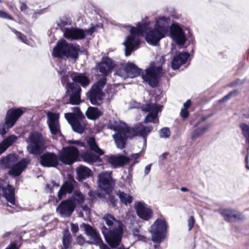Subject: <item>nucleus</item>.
<instances>
[{
	"instance_id": "nucleus-51",
	"label": "nucleus",
	"mask_w": 249,
	"mask_h": 249,
	"mask_svg": "<svg viewBox=\"0 0 249 249\" xmlns=\"http://www.w3.org/2000/svg\"><path fill=\"white\" fill-rule=\"evenodd\" d=\"M108 200L110 202L113 207H116L117 203V199L115 198L114 195H112L111 194H107Z\"/></svg>"
},
{
	"instance_id": "nucleus-46",
	"label": "nucleus",
	"mask_w": 249,
	"mask_h": 249,
	"mask_svg": "<svg viewBox=\"0 0 249 249\" xmlns=\"http://www.w3.org/2000/svg\"><path fill=\"white\" fill-rule=\"evenodd\" d=\"M239 93V91L237 89H234L225 96L223 98L219 100V102L222 103L224 101H227L230 99V98L233 95H236Z\"/></svg>"
},
{
	"instance_id": "nucleus-37",
	"label": "nucleus",
	"mask_w": 249,
	"mask_h": 249,
	"mask_svg": "<svg viewBox=\"0 0 249 249\" xmlns=\"http://www.w3.org/2000/svg\"><path fill=\"white\" fill-rule=\"evenodd\" d=\"M86 115L88 119L95 120L102 115V113L97 107H89L88 108Z\"/></svg>"
},
{
	"instance_id": "nucleus-62",
	"label": "nucleus",
	"mask_w": 249,
	"mask_h": 249,
	"mask_svg": "<svg viewBox=\"0 0 249 249\" xmlns=\"http://www.w3.org/2000/svg\"><path fill=\"white\" fill-rule=\"evenodd\" d=\"M70 143L71 144H79L81 145V146H84V144L82 142H81L79 141H74V140H71L70 141Z\"/></svg>"
},
{
	"instance_id": "nucleus-41",
	"label": "nucleus",
	"mask_w": 249,
	"mask_h": 249,
	"mask_svg": "<svg viewBox=\"0 0 249 249\" xmlns=\"http://www.w3.org/2000/svg\"><path fill=\"white\" fill-rule=\"evenodd\" d=\"M209 127L210 124H205L204 125L201 126L200 127L196 128L192 132L191 136L192 139L195 140L197 138L200 136L204 133L206 131H207Z\"/></svg>"
},
{
	"instance_id": "nucleus-39",
	"label": "nucleus",
	"mask_w": 249,
	"mask_h": 249,
	"mask_svg": "<svg viewBox=\"0 0 249 249\" xmlns=\"http://www.w3.org/2000/svg\"><path fill=\"white\" fill-rule=\"evenodd\" d=\"M103 219L105 221L107 226L110 228L113 226L114 223H117V226H119L120 223L123 224L121 221L116 219L113 215L109 213L105 214L103 217Z\"/></svg>"
},
{
	"instance_id": "nucleus-64",
	"label": "nucleus",
	"mask_w": 249,
	"mask_h": 249,
	"mask_svg": "<svg viewBox=\"0 0 249 249\" xmlns=\"http://www.w3.org/2000/svg\"><path fill=\"white\" fill-rule=\"evenodd\" d=\"M95 27L92 26L91 27H90L89 29L86 30V32L88 33V34H89L90 35H91L92 33H93L94 32H95Z\"/></svg>"
},
{
	"instance_id": "nucleus-20",
	"label": "nucleus",
	"mask_w": 249,
	"mask_h": 249,
	"mask_svg": "<svg viewBox=\"0 0 249 249\" xmlns=\"http://www.w3.org/2000/svg\"><path fill=\"white\" fill-rule=\"evenodd\" d=\"M104 159L107 162L110 164L112 167L114 168L124 166L130 160L129 157L123 155L118 156L113 155H106L105 156Z\"/></svg>"
},
{
	"instance_id": "nucleus-40",
	"label": "nucleus",
	"mask_w": 249,
	"mask_h": 249,
	"mask_svg": "<svg viewBox=\"0 0 249 249\" xmlns=\"http://www.w3.org/2000/svg\"><path fill=\"white\" fill-rule=\"evenodd\" d=\"M117 195L119 196L120 201L125 205L131 204L133 200L132 196L130 195H127L124 192L119 191Z\"/></svg>"
},
{
	"instance_id": "nucleus-52",
	"label": "nucleus",
	"mask_w": 249,
	"mask_h": 249,
	"mask_svg": "<svg viewBox=\"0 0 249 249\" xmlns=\"http://www.w3.org/2000/svg\"><path fill=\"white\" fill-rule=\"evenodd\" d=\"M195 223L194 217L192 215L189 217L188 220V230L191 231L193 228Z\"/></svg>"
},
{
	"instance_id": "nucleus-35",
	"label": "nucleus",
	"mask_w": 249,
	"mask_h": 249,
	"mask_svg": "<svg viewBox=\"0 0 249 249\" xmlns=\"http://www.w3.org/2000/svg\"><path fill=\"white\" fill-rule=\"evenodd\" d=\"M17 137L15 135H11L5 139L0 143V155L2 154L10 145L16 140Z\"/></svg>"
},
{
	"instance_id": "nucleus-23",
	"label": "nucleus",
	"mask_w": 249,
	"mask_h": 249,
	"mask_svg": "<svg viewBox=\"0 0 249 249\" xmlns=\"http://www.w3.org/2000/svg\"><path fill=\"white\" fill-rule=\"evenodd\" d=\"M135 35H129L126 36V40L124 44L125 46V55L129 56L136 48L140 44V39L139 37H136Z\"/></svg>"
},
{
	"instance_id": "nucleus-58",
	"label": "nucleus",
	"mask_w": 249,
	"mask_h": 249,
	"mask_svg": "<svg viewBox=\"0 0 249 249\" xmlns=\"http://www.w3.org/2000/svg\"><path fill=\"white\" fill-rule=\"evenodd\" d=\"M71 230L73 233H76L79 230L78 225L72 223L71 224Z\"/></svg>"
},
{
	"instance_id": "nucleus-59",
	"label": "nucleus",
	"mask_w": 249,
	"mask_h": 249,
	"mask_svg": "<svg viewBox=\"0 0 249 249\" xmlns=\"http://www.w3.org/2000/svg\"><path fill=\"white\" fill-rule=\"evenodd\" d=\"M191 105V100H188L187 101L184 103L183 107L184 109H188Z\"/></svg>"
},
{
	"instance_id": "nucleus-32",
	"label": "nucleus",
	"mask_w": 249,
	"mask_h": 249,
	"mask_svg": "<svg viewBox=\"0 0 249 249\" xmlns=\"http://www.w3.org/2000/svg\"><path fill=\"white\" fill-rule=\"evenodd\" d=\"M100 156L98 154H95L92 152L90 151H86L83 152L81 157L83 160L89 163H92L93 162L100 161Z\"/></svg>"
},
{
	"instance_id": "nucleus-44",
	"label": "nucleus",
	"mask_w": 249,
	"mask_h": 249,
	"mask_svg": "<svg viewBox=\"0 0 249 249\" xmlns=\"http://www.w3.org/2000/svg\"><path fill=\"white\" fill-rule=\"evenodd\" d=\"M11 31L15 34L17 36V38L19 39L21 42L26 43L27 42V37L25 35L21 33V32L17 31L13 28H10Z\"/></svg>"
},
{
	"instance_id": "nucleus-54",
	"label": "nucleus",
	"mask_w": 249,
	"mask_h": 249,
	"mask_svg": "<svg viewBox=\"0 0 249 249\" xmlns=\"http://www.w3.org/2000/svg\"><path fill=\"white\" fill-rule=\"evenodd\" d=\"M76 241L77 244L80 246H83L85 243V239L81 234L77 237Z\"/></svg>"
},
{
	"instance_id": "nucleus-21",
	"label": "nucleus",
	"mask_w": 249,
	"mask_h": 249,
	"mask_svg": "<svg viewBox=\"0 0 249 249\" xmlns=\"http://www.w3.org/2000/svg\"><path fill=\"white\" fill-rule=\"evenodd\" d=\"M115 66L114 61L107 56L103 57L101 61L97 65L99 71L105 76H107Z\"/></svg>"
},
{
	"instance_id": "nucleus-50",
	"label": "nucleus",
	"mask_w": 249,
	"mask_h": 249,
	"mask_svg": "<svg viewBox=\"0 0 249 249\" xmlns=\"http://www.w3.org/2000/svg\"><path fill=\"white\" fill-rule=\"evenodd\" d=\"M11 128V127H8L5 125V121H4L3 124H0V135L4 136L7 133L8 130Z\"/></svg>"
},
{
	"instance_id": "nucleus-29",
	"label": "nucleus",
	"mask_w": 249,
	"mask_h": 249,
	"mask_svg": "<svg viewBox=\"0 0 249 249\" xmlns=\"http://www.w3.org/2000/svg\"><path fill=\"white\" fill-rule=\"evenodd\" d=\"M104 95L103 92L91 87L90 90L87 93V96L91 104L94 105H99L100 102L103 100V96Z\"/></svg>"
},
{
	"instance_id": "nucleus-38",
	"label": "nucleus",
	"mask_w": 249,
	"mask_h": 249,
	"mask_svg": "<svg viewBox=\"0 0 249 249\" xmlns=\"http://www.w3.org/2000/svg\"><path fill=\"white\" fill-rule=\"evenodd\" d=\"M72 238L71 233L68 229L63 232L62 238V244L64 249H69L71 246Z\"/></svg>"
},
{
	"instance_id": "nucleus-47",
	"label": "nucleus",
	"mask_w": 249,
	"mask_h": 249,
	"mask_svg": "<svg viewBox=\"0 0 249 249\" xmlns=\"http://www.w3.org/2000/svg\"><path fill=\"white\" fill-rule=\"evenodd\" d=\"M72 196H75L76 199V202L77 203H83L85 200L84 196L80 192H75Z\"/></svg>"
},
{
	"instance_id": "nucleus-42",
	"label": "nucleus",
	"mask_w": 249,
	"mask_h": 249,
	"mask_svg": "<svg viewBox=\"0 0 249 249\" xmlns=\"http://www.w3.org/2000/svg\"><path fill=\"white\" fill-rule=\"evenodd\" d=\"M107 78L102 77L100 78L97 82L94 84L91 87L99 90V91L103 92V89L107 84Z\"/></svg>"
},
{
	"instance_id": "nucleus-9",
	"label": "nucleus",
	"mask_w": 249,
	"mask_h": 249,
	"mask_svg": "<svg viewBox=\"0 0 249 249\" xmlns=\"http://www.w3.org/2000/svg\"><path fill=\"white\" fill-rule=\"evenodd\" d=\"M74 111L73 113H66L65 117L71 124L74 131L82 134L84 132L85 128L81 124V122L85 119V117L79 107H75Z\"/></svg>"
},
{
	"instance_id": "nucleus-6",
	"label": "nucleus",
	"mask_w": 249,
	"mask_h": 249,
	"mask_svg": "<svg viewBox=\"0 0 249 249\" xmlns=\"http://www.w3.org/2000/svg\"><path fill=\"white\" fill-rule=\"evenodd\" d=\"M61 83L65 85V96L69 97V103L73 105L80 104L81 94L82 89L79 85L72 82H70L67 75H63L61 78Z\"/></svg>"
},
{
	"instance_id": "nucleus-27",
	"label": "nucleus",
	"mask_w": 249,
	"mask_h": 249,
	"mask_svg": "<svg viewBox=\"0 0 249 249\" xmlns=\"http://www.w3.org/2000/svg\"><path fill=\"white\" fill-rule=\"evenodd\" d=\"M190 54L187 52L180 53L176 54L172 61L171 65L173 70H178L180 66L185 64Z\"/></svg>"
},
{
	"instance_id": "nucleus-25",
	"label": "nucleus",
	"mask_w": 249,
	"mask_h": 249,
	"mask_svg": "<svg viewBox=\"0 0 249 249\" xmlns=\"http://www.w3.org/2000/svg\"><path fill=\"white\" fill-rule=\"evenodd\" d=\"M30 160L28 159L23 158L17 162L13 164L10 168V170L8 174L10 176L16 177L20 176L24 169L26 168L29 164Z\"/></svg>"
},
{
	"instance_id": "nucleus-53",
	"label": "nucleus",
	"mask_w": 249,
	"mask_h": 249,
	"mask_svg": "<svg viewBox=\"0 0 249 249\" xmlns=\"http://www.w3.org/2000/svg\"><path fill=\"white\" fill-rule=\"evenodd\" d=\"M180 115L182 119L184 120L188 117L189 112L188 111V109L182 108L180 112Z\"/></svg>"
},
{
	"instance_id": "nucleus-61",
	"label": "nucleus",
	"mask_w": 249,
	"mask_h": 249,
	"mask_svg": "<svg viewBox=\"0 0 249 249\" xmlns=\"http://www.w3.org/2000/svg\"><path fill=\"white\" fill-rule=\"evenodd\" d=\"M28 9L27 4L24 2H22L20 7V9L21 11H25Z\"/></svg>"
},
{
	"instance_id": "nucleus-17",
	"label": "nucleus",
	"mask_w": 249,
	"mask_h": 249,
	"mask_svg": "<svg viewBox=\"0 0 249 249\" xmlns=\"http://www.w3.org/2000/svg\"><path fill=\"white\" fill-rule=\"evenodd\" d=\"M47 116L48 118V124L51 134L53 136H61L60 125L59 122V114L48 112Z\"/></svg>"
},
{
	"instance_id": "nucleus-56",
	"label": "nucleus",
	"mask_w": 249,
	"mask_h": 249,
	"mask_svg": "<svg viewBox=\"0 0 249 249\" xmlns=\"http://www.w3.org/2000/svg\"><path fill=\"white\" fill-rule=\"evenodd\" d=\"M141 156V153H138L136 154H133L130 155V159L131 158L132 159H134L135 160V161L134 162V163L131 165V167H132L135 163H138V161H136L137 160H138Z\"/></svg>"
},
{
	"instance_id": "nucleus-13",
	"label": "nucleus",
	"mask_w": 249,
	"mask_h": 249,
	"mask_svg": "<svg viewBox=\"0 0 249 249\" xmlns=\"http://www.w3.org/2000/svg\"><path fill=\"white\" fill-rule=\"evenodd\" d=\"M2 196L11 204H15V187L9 183L7 184L4 179H0V198Z\"/></svg>"
},
{
	"instance_id": "nucleus-4",
	"label": "nucleus",
	"mask_w": 249,
	"mask_h": 249,
	"mask_svg": "<svg viewBox=\"0 0 249 249\" xmlns=\"http://www.w3.org/2000/svg\"><path fill=\"white\" fill-rule=\"evenodd\" d=\"M170 22L169 17H161L157 20L154 28L148 31L145 36L146 42L154 46L156 45L167 32L168 27Z\"/></svg>"
},
{
	"instance_id": "nucleus-1",
	"label": "nucleus",
	"mask_w": 249,
	"mask_h": 249,
	"mask_svg": "<svg viewBox=\"0 0 249 249\" xmlns=\"http://www.w3.org/2000/svg\"><path fill=\"white\" fill-rule=\"evenodd\" d=\"M27 149L30 154L34 155H42L40 157V163L43 167H56L59 164V157L53 152H46L45 137L39 131H34L30 133L26 141Z\"/></svg>"
},
{
	"instance_id": "nucleus-16",
	"label": "nucleus",
	"mask_w": 249,
	"mask_h": 249,
	"mask_svg": "<svg viewBox=\"0 0 249 249\" xmlns=\"http://www.w3.org/2000/svg\"><path fill=\"white\" fill-rule=\"evenodd\" d=\"M219 213L227 222L242 221L244 219L242 213L232 209L226 208L218 210Z\"/></svg>"
},
{
	"instance_id": "nucleus-34",
	"label": "nucleus",
	"mask_w": 249,
	"mask_h": 249,
	"mask_svg": "<svg viewBox=\"0 0 249 249\" xmlns=\"http://www.w3.org/2000/svg\"><path fill=\"white\" fill-rule=\"evenodd\" d=\"M18 160V156L16 154H10L0 160V164L4 165L6 168H10Z\"/></svg>"
},
{
	"instance_id": "nucleus-5",
	"label": "nucleus",
	"mask_w": 249,
	"mask_h": 249,
	"mask_svg": "<svg viewBox=\"0 0 249 249\" xmlns=\"http://www.w3.org/2000/svg\"><path fill=\"white\" fill-rule=\"evenodd\" d=\"M124 227V224L120 223L117 227L109 229L104 223L100 224V229L106 242L111 248L115 249L119 246L122 239Z\"/></svg>"
},
{
	"instance_id": "nucleus-19",
	"label": "nucleus",
	"mask_w": 249,
	"mask_h": 249,
	"mask_svg": "<svg viewBox=\"0 0 249 249\" xmlns=\"http://www.w3.org/2000/svg\"><path fill=\"white\" fill-rule=\"evenodd\" d=\"M170 33L172 37L179 45H183L186 42L185 33L178 23H172L170 27Z\"/></svg>"
},
{
	"instance_id": "nucleus-24",
	"label": "nucleus",
	"mask_w": 249,
	"mask_h": 249,
	"mask_svg": "<svg viewBox=\"0 0 249 249\" xmlns=\"http://www.w3.org/2000/svg\"><path fill=\"white\" fill-rule=\"evenodd\" d=\"M85 230L86 234L90 237L91 241L88 242V243L96 245H102V249H103L105 244L103 243L99 233L89 224L85 225Z\"/></svg>"
},
{
	"instance_id": "nucleus-43",
	"label": "nucleus",
	"mask_w": 249,
	"mask_h": 249,
	"mask_svg": "<svg viewBox=\"0 0 249 249\" xmlns=\"http://www.w3.org/2000/svg\"><path fill=\"white\" fill-rule=\"evenodd\" d=\"M242 134L246 139V142L249 144V125L246 123H241L239 125Z\"/></svg>"
},
{
	"instance_id": "nucleus-3",
	"label": "nucleus",
	"mask_w": 249,
	"mask_h": 249,
	"mask_svg": "<svg viewBox=\"0 0 249 249\" xmlns=\"http://www.w3.org/2000/svg\"><path fill=\"white\" fill-rule=\"evenodd\" d=\"M81 52L80 46L77 44L68 43L65 39L61 38L56 43L52 51L54 58L62 59L64 57L71 58L76 61Z\"/></svg>"
},
{
	"instance_id": "nucleus-8",
	"label": "nucleus",
	"mask_w": 249,
	"mask_h": 249,
	"mask_svg": "<svg viewBox=\"0 0 249 249\" xmlns=\"http://www.w3.org/2000/svg\"><path fill=\"white\" fill-rule=\"evenodd\" d=\"M168 225L165 219L158 218L151 227L152 240L156 243H160L164 238Z\"/></svg>"
},
{
	"instance_id": "nucleus-36",
	"label": "nucleus",
	"mask_w": 249,
	"mask_h": 249,
	"mask_svg": "<svg viewBox=\"0 0 249 249\" xmlns=\"http://www.w3.org/2000/svg\"><path fill=\"white\" fill-rule=\"evenodd\" d=\"M87 143L89 146L90 151H93L99 155H103L104 151L98 146L95 139L94 137H90L87 141Z\"/></svg>"
},
{
	"instance_id": "nucleus-22",
	"label": "nucleus",
	"mask_w": 249,
	"mask_h": 249,
	"mask_svg": "<svg viewBox=\"0 0 249 249\" xmlns=\"http://www.w3.org/2000/svg\"><path fill=\"white\" fill-rule=\"evenodd\" d=\"M64 37L69 40H82L86 36L85 31L78 28H66L64 31Z\"/></svg>"
},
{
	"instance_id": "nucleus-15",
	"label": "nucleus",
	"mask_w": 249,
	"mask_h": 249,
	"mask_svg": "<svg viewBox=\"0 0 249 249\" xmlns=\"http://www.w3.org/2000/svg\"><path fill=\"white\" fill-rule=\"evenodd\" d=\"M161 106L155 104H147L144 107H142V110L145 112H149V113L145 117L144 123H159V120L157 119L158 112L160 111Z\"/></svg>"
},
{
	"instance_id": "nucleus-57",
	"label": "nucleus",
	"mask_w": 249,
	"mask_h": 249,
	"mask_svg": "<svg viewBox=\"0 0 249 249\" xmlns=\"http://www.w3.org/2000/svg\"><path fill=\"white\" fill-rule=\"evenodd\" d=\"M17 244L15 242H11L5 249H19Z\"/></svg>"
},
{
	"instance_id": "nucleus-11",
	"label": "nucleus",
	"mask_w": 249,
	"mask_h": 249,
	"mask_svg": "<svg viewBox=\"0 0 249 249\" xmlns=\"http://www.w3.org/2000/svg\"><path fill=\"white\" fill-rule=\"evenodd\" d=\"M98 184L99 187L106 194H111L115 184L111 173L107 172L100 173L98 176Z\"/></svg>"
},
{
	"instance_id": "nucleus-45",
	"label": "nucleus",
	"mask_w": 249,
	"mask_h": 249,
	"mask_svg": "<svg viewBox=\"0 0 249 249\" xmlns=\"http://www.w3.org/2000/svg\"><path fill=\"white\" fill-rule=\"evenodd\" d=\"M160 136L162 138H168L171 135V131L168 127H164L160 130Z\"/></svg>"
},
{
	"instance_id": "nucleus-63",
	"label": "nucleus",
	"mask_w": 249,
	"mask_h": 249,
	"mask_svg": "<svg viewBox=\"0 0 249 249\" xmlns=\"http://www.w3.org/2000/svg\"><path fill=\"white\" fill-rule=\"evenodd\" d=\"M68 24V22L65 20H61L60 22L58 23V26L60 27H64Z\"/></svg>"
},
{
	"instance_id": "nucleus-10",
	"label": "nucleus",
	"mask_w": 249,
	"mask_h": 249,
	"mask_svg": "<svg viewBox=\"0 0 249 249\" xmlns=\"http://www.w3.org/2000/svg\"><path fill=\"white\" fill-rule=\"evenodd\" d=\"M79 156V152L77 147L69 146L63 148L59 159L66 165H71L77 160Z\"/></svg>"
},
{
	"instance_id": "nucleus-28",
	"label": "nucleus",
	"mask_w": 249,
	"mask_h": 249,
	"mask_svg": "<svg viewBox=\"0 0 249 249\" xmlns=\"http://www.w3.org/2000/svg\"><path fill=\"white\" fill-rule=\"evenodd\" d=\"M149 22H138L136 27H132L130 30L131 35H135L138 37L147 34L149 30Z\"/></svg>"
},
{
	"instance_id": "nucleus-31",
	"label": "nucleus",
	"mask_w": 249,
	"mask_h": 249,
	"mask_svg": "<svg viewBox=\"0 0 249 249\" xmlns=\"http://www.w3.org/2000/svg\"><path fill=\"white\" fill-rule=\"evenodd\" d=\"M126 73L128 77L134 78L140 75L142 70L139 68L135 64L132 62H128L124 67Z\"/></svg>"
},
{
	"instance_id": "nucleus-26",
	"label": "nucleus",
	"mask_w": 249,
	"mask_h": 249,
	"mask_svg": "<svg viewBox=\"0 0 249 249\" xmlns=\"http://www.w3.org/2000/svg\"><path fill=\"white\" fill-rule=\"evenodd\" d=\"M70 77L73 83L83 88L87 87L90 84V80L85 73L73 72L70 74Z\"/></svg>"
},
{
	"instance_id": "nucleus-49",
	"label": "nucleus",
	"mask_w": 249,
	"mask_h": 249,
	"mask_svg": "<svg viewBox=\"0 0 249 249\" xmlns=\"http://www.w3.org/2000/svg\"><path fill=\"white\" fill-rule=\"evenodd\" d=\"M0 18L5 19H7L11 20H14V18L7 13V12L0 10Z\"/></svg>"
},
{
	"instance_id": "nucleus-30",
	"label": "nucleus",
	"mask_w": 249,
	"mask_h": 249,
	"mask_svg": "<svg viewBox=\"0 0 249 249\" xmlns=\"http://www.w3.org/2000/svg\"><path fill=\"white\" fill-rule=\"evenodd\" d=\"M72 182H75L73 178L65 181L62 184L58 192L57 196L59 199H61L67 194H70L72 192L74 189Z\"/></svg>"
},
{
	"instance_id": "nucleus-48",
	"label": "nucleus",
	"mask_w": 249,
	"mask_h": 249,
	"mask_svg": "<svg viewBox=\"0 0 249 249\" xmlns=\"http://www.w3.org/2000/svg\"><path fill=\"white\" fill-rule=\"evenodd\" d=\"M88 195L92 200L96 199L97 197H100L101 196L100 193L98 191H94L92 190H91L89 192Z\"/></svg>"
},
{
	"instance_id": "nucleus-14",
	"label": "nucleus",
	"mask_w": 249,
	"mask_h": 249,
	"mask_svg": "<svg viewBox=\"0 0 249 249\" xmlns=\"http://www.w3.org/2000/svg\"><path fill=\"white\" fill-rule=\"evenodd\" d=\"M24 112L25 110L21 107L9 109L6 112L4 118L5 125L8 127H13Z\"/></svg>"
},
{
	"instance_id": "nucleus-2",
	"label": "nucleus",
	"mask_w": 249,
	"mask_h": 249,
	"mask_svg": "<svg viewBox=\"0 0 249 249\" xmlns=\"http://www.w3.org/2000/svg\"><path fill=\"white\" fill-rule=\"evenodd\" d=\"M110 128L116 132L113 137L117 147L123 149L125 147L128 138L127 134H131L133 137L139 136L146 139L147 135L152 131L153 127L145 126L142 124H139L134 127L130 128L124 123L111 125Z\"/></svg>"
},
{
	"instance_id": "nucleus-12",
	"label": "nucleus",
	"mask_w": 249,
	"mask_h": 249,
	"mask_svg": "<svg viewBox=\"0 0 249 249\" xmlns=\"http://www.w3.org/2000/svg\"><path fill=\"white\" fill-rule=\"evenodd\" d=\"M76 206V199L72 196L70 198L63 200L58 205L57 210L62 216L70 217L71 215Z\"/></svg>"
},
{
	"instance_id": "nucleus-7",
	"label": "nucleus",
	"mask_w": 249,
	"mask_h": 249,
	"mask_svg": "<svg viewBox=\"0 0 249 249\" xmlns=\"http://www.w3.org/2000/svg\"><path fill=\"white\" fill-rule=\"evenodd\" d=\"M161 66H150L145 70V73L142 74V78L151 87H157L163 75Z\"/></svg>"
},
{
	"instance_id": "nucleus-55",
	"label": "nucleus",
	"mask_w": 249,
	"mask_h": 249,
	"mask_svg": "<svg viewBox=\"0 0 249 249\" xmlns=\"http://www.w3.org/2000/svg\"><path fill=\"white\" fill-rule=\"evenodd\" d=\"M243 83V82L240 79H237L235 81L230 83L229 85V87H231V88L237 86V85H242Z\"/></svg>"
},
{
	"instance_id": "nucleus-33",
	"label": "nucleus",
	"mask_w": 249,
	"mask_h": 249,
	"mask_svg": "<svg viewBox=\"0 0 249 249\" xmlns=\"http://www.w3.org/2000/svg\"><path fill=\"white\" fill-rule=\"evenodd\" d=\"M77 175V180L79 181L89 178L92 175V171L90 169L87 167L80 166L76 170Z\"/></svg>"
},
{
	"instance_id": "nucleus-18",
	"label": "nucleus",
	"mask_w": 249,
	"mask_h": 249,
	"mask_svg": "<svg viewBox=\"0 0 249 249\" xmlns=\"http://www.w3.org/2000/svg\"><path fill=\"white\" fill-rule=\"evenodd\" d=\"M134 208L137 215L141 219L145 221H148L153 217V210L150 207H147L144 202H136Z\"/></svg>"
},
{
	"instance_id": "nucleus-60",
	"label": "nucleus",
	"mask_w": 249,
	"mask_h": 249,
	"mask_svg": "<svg viewBox=\"0 0 249 249\" xmlns=\"http://www.w3.org/2000/svg\"><path fill=\"white\" fill-rule=\"evenodd\" d=\"M145 105H142V104L140 103L134 102L133 107L136 108H141L142 110V107H144Z\"/></svg>"
}]
</instances>
